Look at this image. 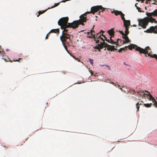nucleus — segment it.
<instances>
[{
	"mask_svg": "<svg viewBox=\"0 0 157 157\" xmlns=\"http://www.w3.org/2000/svg\"><path fill=\"white\" fill-rule=\"evenodd\" d=\"M109 35L110 36V37H113L114 36V32L113 29H112L108 31Z\"/></svg>",
	"mask_w": 157,
	"mask_h": 157,
	"instance_id": "nucleus-14",
	"label": "nucleus"
},
{
	"mask_svg": "<svg viewBox=\"0 0 157 157\" xmlns=\"http://www.w3.org/2000/svg\"><path fill=\"white\" fill-rule=\"evenodd\" d=\"M144 0H141V2L142 3H143Z\"/></svg>",
	"mask_w": 157,
	"mask_h": 157,
	"instance_id": "nucleus-41",
	"label": "nucleus"
},
{
	"mask_svg": "<svg viewBox=\"0 0 157 157\" xmlns=\"http://www.w3.org/2000/svg\"><path fill=\"white\" fill-rule=\"evenodd\" d=\"M124 23V27L125 30V34L128 35L129 33L128 31V29L129 28V25H130H130V21L129 20H125L123 21Z\"/></svg>",
	"mask_w": 157,
	"mask_h": 157,
	"instance_id": "nucleus-8",
	"label": "nucleus"
},
{
	"mask_svg": "<svg viewBox=\"0 0 157 157\" xmlns=\"http://www.w3.org/2000/svg\"><path fill=\"white\" fill-rule=\"evenodd\" d=\"M148 93V94H147L149 97V100H152L153 103H154V106L157 108V102L155 100V99L150 94L149 92L147 91Z\"/></svg>",
	"mask_w": 157,
	"mask_h": 157,
	"instance_id": "nucleus-12",
	"label": "nucleus"
},
{
	"mask_svg": "<svg viewBox=\"0 0 157 157\" xmlns=\"http://www.w3.org/2000/svg\"><path fill=\"white\" fill-rule=\"evenodd\" d=\"M152 105V103H150V104L147 103V104H144L145 106L147 107H150Z\"/></svg>",
	"mask_w": 157,
	"mask_h": 157,
	"instance_id": "nucleus-23",
	"label": "nucleus"
},
{
	"mask_svg": "<svg viewBox=\"0 0 157 157\" xmlns=\"http://www.w3.org/2000/svg\"><path fill=\"white\" fill-rule=\"evenodd\" d=\"M146 14L149 17H157V9L151 13L146 12Z\"/></svg>",
	"mask_w": 157,
	"mask_h": 157,
	"instance_id": "nucleus-11",
	"label": "nucleus"
},
{
	"mask_svg": "<svg viewBox=\"0 0 157 157\" xmlns=\"http://www.w3.org/2000/svg\"><path fill=\"white\" fill-rule=\"evenodd\" d=\"M152 4H155V5H157V1L156 2L154 3H153Z\"/></svg>",
	"mask_w": 157,
	"mask_h": 157,
	"instance_id": "nucleus-39",
	"label": "nucleus"
},
{
	"mask_svg": "<svg viewBox=\"0 0 157 157\" xmlns=\"http://www.w3.org/2000/svg\"><path fill=\"white\" fill-rule=\"evenodd\" d=\"M139 25L142 27L143 28L145 29L146 26L148 25L149 22L153 23L154 22L155 23H157V21H156L155 18L152 17H147L144 18L143 19H138Z\"/></svg>",
	"mask_w": 157,
	"mask_h": 157,
	"instance_id": "nucleus-3",
	"label": "nucleus"
},
{
	"mask_svg": "<svg viewBox=\"0 0 157 157\" xmlns=\"http://www.w3.org/2000/svg\"><path fill=\"white\" fill-rule=\"evenodd\" d=\"M94 33L95 32L94 31H91V35L92 36V37L94 39V40L96 41V43H98L99 42V39H101V40H102L103 42H105L104 40V39L101 37V33L100 34V33H97L96 35L95 34H93V33Z\"/></svg>",
	"mask_w": 157,
	"mask_h": 157,
	"instance_id": "nucleus-7",
	"label": "nucleus"
},
{
	"mask_svg": "<svg viewBox=\"0 0 157 157\" xmlns=\"http://www.w3.org/2000/svg\"><path fill=\"white\" fill-rule=\"evenodd\" d=\"M92 72H92V71H91V74H92Z\"/></svg>",
	"mask_w": 157,
	"mask_h": 157,
	"instance_id": "nucleus-46",
	"label": "nucleus"
},
{
	"mask_svg": "<svg viewBox=\"0 0 157 157\" xmlns=\"http://www.w3.org/2000/svg\"><path fill=\"white\" fill-rule=\"evenodd\" d=\"M4 60L6 61V62H7V61H10V62H12V61H10V59L9 58H8V60H7V59H4Z\"/></svg>",
	"mask_w": 157,
	"mask_h": 157,
	"instance_id": "nucleus-29",
	"label": "nucleus"
},
{
	"mask_svg": "<svg viewBox=\"0 0 157 157\" xmlns=\"http://www.w3.org/2000/svg\"><path fill=\"white\" fill-rule=\"evenodd\" d=\"M102 36L104 37L105 39V40L108 42L110 43V40L109 39H107V37L103 34H102Z\"/></svg>",
	"mask_w": 157,
	"mask_h": 157,
	"instance_id": "nucleus-22",
	"label": "nucleus"
},
{
	"mask_svg": "<svg viewBox=\"0 0 157 157\" xmlns=\"http://www.w3.org/2000/svg\"><path fill=\"white\" fill-rule=\"evenodd\" d=\"M51 33H55L59 34V30L58 29H52L49 32L48 34H50Z\"/></svg>",
	"mask_w": 157,
	"mask_h": 157,
	"instance_id": "nucleus-15",
	"label": "nucleus"
},
{
	"mask_svg": "<svg viewBox=\"0 0 157 157\" xmlns=\"http://www.w3.org/2000/svg\"><path fill=\"white\" fill-rule=\"evenodd\" d=\"M136 25H133V26L134 27H136Z\"/></svg>",
	"mask_w": 157,
	"mask_h": 157,
	"instance_id": "nucleus-42",
	"label": "nucleus"
},
{
	"mask_svg": "<svg viewBox=\"0 0 157 157\" xmlns=\"http://www.w3.org/2000/svg\"><path fill=\"white\" fill-rule=\"evenodd\" d=\"M49 34H48H48L47 35H46V37H45V39H46H46H48V35Z\"/></svg>",
	"mask_w": 157,
	"mask_h": 157,
	"instance_id": "nucleus-36",
	"label": "nucleus"
},
{
	"mask_svg": "<svg viewBox=\"0 0 157 157\" xmlns=\"http://www.w3.org/2000/svg\"><path fill=\"white\" fill-rule=\"evenodd\" d=\"M126 49H126V48H122L120 49L118 51L119 52H121V51H125V50H126Z\"/></svg>",
	"mask_w": 157,
	"mask_h": 157,
	"instance_id": "nucleus-26",
	"label": "nucleus"
},
{
	"mask_svg": "<svg viewBox=\"0 0 157 157\" xmlns=\"http://www.w3.org/2000/svg\"><path fill=\"white\" fill-rule=\"evenodd\" d=\"M105 9L103 8L101 6H93L91 8V11H87V13H89V14L92 13L93 14H94L96 12H97L99 11V13L100 12H103L104 10Z\"/></svg>",
	"mask_w": 157,
	"mask_h": 157,
	"instance_id": "nucleus-6",
	"label": "nucleus"
},
{
	"mask_svg": "<svg viewBox=\"0 0 157 157\" xmlns=\"http://www.w3.org/2000/svg\"><path fill=\"white\" fill-rule=\"evenodd\" d=\"M89 61H90V63L92 65H93V59H90Z\"/></svg>",
	"mask_w": 157,
	"mask_h": 157,
	"instance_id": "nucleus-28",
	"label": "nucleus"
},
{
	"mask_svg": "<svg viewBox=\"0 0 157 157\" xmlns=\"http://www.w3.org/2000/svg\"><path fill=\"white\" fill-rule=\"evenodd\" d=\"M122 13V12L121 11H118L117 10H115L114 12V13L115 14L116 16H117L118 15H121Z\"/></svg>",
	"mask_w": 157,
	"mask_h": 157,
	"instance_id": "nucleus-16",
	"label": "nucleus"
},
{
	"mask_svg": "<svg viewBox=\"0 0 157 157\" xmlns=\"http://www.w3.org/2000/svg\"><path fill=\"white\" fill-rule=\"evenodd\" d=\"M21 59V58H19V59H18V60H15L14 59H13V61H19V60L20 59Z\"/></svg>",
	"mask_w": 157,
	"mask_h": 157,
	"instance_id": "nucleus-34",
	"label": "nucleus"
},
{
	"mask_svg": "<svg viewBox=\"0 0 157 157\" xmlns=\"http://www.w3.org/2000/svg\"><path fill=\"white\" fill-rule=\"evenodd\" d=\"M63 46L65 48V49L68 52H69L67 50V46L65 44V43H63Z\"/></svg>",
	"mask_w": 157,
	"mask_h": 157,
	"instance_id": "nucleus-27",
	"label": "nucleus"
},
{
	"mask_svg": "<svg viewBox=\"0 0 157 157\" xmlns=\"http://www.w3.org/2000/svg\"><path fill=\"white\" fill-rule=\"evenodd\" d=\"M0 48H1L0 46Z\"/></svg>",
	"mask_w": 157,
	"mask_h": 157,
	"instance_id": "nucleus-47",
	"label": "nucleus"
},
{
	"mask_svg": "<svg viewBox=\"0 0 157 157\" xmlns=\"http://www.w3.org/2000/svg\"><path fill=\"white\" fill-rule=\"evenodd\" d=\"M59 3H60V2H59V3H55V5L53 6H52L51 7L49 8V9L52 8H53L56 6H57L59 5Z\"/></svg>",
	"mask_w": 157,
	"mask_h": 157,
	"instance_id": "nucleus-24",
	"label": "nucleus"
},
{
	"mask_svg": "<svg viewBox=\"0 0 157 157\" xmlns=\"http://www.w3.org/2000/svg\"><path fill=\"white\" fill-rule=\"evenodd\" d=\"M76 59L77 60L78 62H81L80 60L78 58H76Z\"/></svg>",
	"mask_w": 157,
	"mask_h": 157,
	"instance_id": "nucleus-37",
	"label": "nucleus"
},
{
	"mask_svg": "<svg viewBox=\"0 0 157 157\" xmlns=\"http://www.w3.org/2000/svg\"><path fill=\"white\" fill-rule=\"evenodd\" d=\"M118 86L119 87H120V85H118Z\"/></svg>",
	"mask_w": 157,
	"mask_h": 157,
	"instance_id": "nucleus-45",
	"label": "nucleus"
},
{
	"mask_svg": "<svg viewBox=\"0 0 157 157\" xmlns=\"http://www.w3.org/2000/svg\"><path fill=\"white\" fill-rule=\"evenodd\" d=\"M120 33L122 35V36H124V34L122 31H120Z\"/></svg>",
	"mask_w": 157,
	"mask_h": 157,
	"instance_id": "nucleus-32",
	"label": "nucleus"
},
{
	"mask_svg": "<svg viewBox=\"0 0 157 157\" xmlns=\"http://www.w3.org/2000/svg\"><path fill=\"white\" fill-rule=\"evenodd\" d=\"M151 0H147V1H146L145 3H147V4H148V3H150V1H151Z\"/></svg>",
	"mask_w": 157,
	"mask_h": 157,
	"instance_id": "nucleus-31",
	"label": "nucleus"
},
{
	"mask_svg": "<svg viewBox=\"0 0 157 157\" xmlns=\"http://www.w3.org/2000/svg\"><path fill=\"white\" fill-rule=\"evenodd\" d=\"M68 18L67 17H63L60 18L58 21V25L60 26L61 29H63V32H67L68 29H67L68 28H71L75 29L74 28V25L72 24V22L69 23L68 22Z\"/></svg>",
	"mask_w": 157,
	"mask_h": 157,
	"instance_id": "nucleus-2",
	"label": "nucleus"
},
{
	"mask_svg": "<svg viewBox=\"0 0 157 157\" xmlns=\"http://www.w3.org/2000/svg\"><path fill=\"white\" fill-rule=\"evenodd\" d=\"M135 93H136V92H135V91H133V92H132V94H134Z\"/></svg>",
	"mask_w": 157,
	"mask_h": 157,
	"instance_id": "nucleus-38",
	"label": "nucleus"
},
{
	"mask_svg": "<svg viewBox=\"0 0 157 157\" xmlns=\"http://www.w3.org/2000/svg\"><path fill=\"white\" fill-rule=\"evenodd\" d=\"M145 32L147 33H157V25L154 26L150 27V28L147 29L146 31H144Z\"/></svg>",
	"mask_w": 157,
	"mask_h": 157,
	"instance_id": "nucleus-9",
	"label": "nucleus"
},
{
	"mask_svg": "<svg viewBox=\"0 0 157 157\" xmlns=\"http://www.w3.org/2000/svg\"><path fill=\"white\" fill-rule=\"evenodd\" d=\"M108 44L105 42H101L100 44H98V46H96L95 48L98 49L99 51H100V50L103 48L104 46H106Z\"/></svg>",
	"mask_w": 157,
	"mask_h": 157,
	"instance_id": "nucleus-10",
	"label": "nucleus"
},
{
	"mask_svg": "<svg viewBox=\"0 0 157 157\" xmlns=\"http://www.w3.org/2000/svg\"><path fill=\"white\" fill-rule=\"evenodd\" d=\"M125 41H123V43H129L130 42V40H129L128 36H127L125 39Z\"/></svg>",
	"mask_w": 157,
	"mask_h": 157,
	"instance_id": "nucleus-17",
	"label": "nucleus"
},
{
	"mask_svg": "<svg viewBox=\"0 0 157 157\" xmlns=\"http://www.w3.org/2000/svg\"><path fill=\"white\" fill-rule=\"evenodd\" d=\"M141 0H137V1H138L139 2V1H140Z\"/></svg>",
	"mask_w": 157,
	"mask_h": 157,
	"instance_id": "nucleus-44",
	"label": "nucleus"
},
{
	"mask_svg": "<svg viewBox=\"0 0 157 157\" xmlns=\"http://www.w3.org/2000/svg\"><path fill=\"white\" fill-rule=\"evenodd\" d=\"M120 40V39H118L117 40V42H117V44H116V45H117L118 44V42H119V41Z\"/></svg>",
	"mask_w": 157,
	"mask_h": 157,
	"instance_id": "nucleus-33",
	"label": "nucleus"
},
{
	"mask_svg": "<svg viewBox=\"0 0 157 157\" xmlns=\"http://www.w3.org/2000/svg\"><path fill=\"white\" fill-rule=\"evenodd\" d=\"M111 83L112 84H113V85H114V83L113 82H112Z\"/></svg>",
	"mask_w": 157,
	"mask_h": 157,
	"instance_id": "nucleus-43",
	"label": "nucleus"
},
{
	"mask_svg": "<svg viewBox=\"0 0 157 157\" xmlns=\"http://www.w3.org/2000/svg\"><path fill=\"white\" fill-rule=\"evenodd\" d=\"M67 32H63L62 35L60 36V38L63 44L64 43L69 45L71 43H72V41L70 38V35L67 33Z\"/></svg>",
	"mask_w": 157,
	"mask_h": 157,
	"instance_id": "nucleus-5",
	"label": "nucleus"
},
{
	"mask_svg": "<svg viewBox=\"0 0 157 157\" xmlns=\"http://www.w3.org/2000/svg\"><path fill=\"white\" fill-rule=\"evenodd\" d=\"M128 47L129 49L130 50H132V48L135 49L136 51L139 52L140 53L145 54L146 57H147V55L148 56L157 59V55L154 54L152 55L151 54V53L152 52L151 49L149 46L146 47L145 48L143 49L136 45L132 44L128 46Z\"/></svg>",
	"mask_w": 157,
	"mask_h": 157,
	"instance_id": "nucleus-1",
	"label": "nucleus"
},
{
	"mask_svg": "<svg viewBox=\"0 0 157 157\" xmlns=\"http://www.w3.org/2000/svg\"><path fill=\"white\" fill-rule=\"evenodd\" d=\"M47 10H43L41 11H40L38 12V14L37 15V17H38L40 14H42L44 13V12H45Z\"/></svg>",
	"mask_w": 157,
	"mask_h": 157,
	"instance_id": "nucleus-21",
	"label": "nucleus"
},
{
	"mask_svg": "<svg viewBox=\"0 0 157 157\" xmlns=\"http://www.w3.org/2000/svg\"><path fill=\"white\" fill-rule=\"evenodd\" d=\"M102 32V34H101V35L102 36V34H103V33H104V32L103 31V30H101V31H100V34Z\"/></svg>",
	"mask_w": 157,
	"mask_h": 157,
	"instance_id": "nucleus-35",
	"label": "nucleus"
},
{
	"mask_svg": "<svg viewBox=\"0 0 157 157\" xmlns=\"http://www.w3.org/2000/svg\"><path fill=\"white\" fill-rule=\"evenodd\" d=\"M111 37H110V43H111L112 44H117V42H114L112 39Z\"/></svg>",
	"mask_w": 157,
	"mask_h": 157,
	"instance_id": "nucleus-19",
	"label": "nucleus"
},
{
	"mask_svg": "<svg viewBox=\"0 0 157 157\" xmlns=\"http://www.w3.org/2000/svg\"><path fill=\"white\" fill-rule=\"evenodd\" d=\"M88 14H89V13H87V12H86L80 16L79 20L73 21L72 22V24L74 25L75 26L74 28H75V29L77 28L79 25L81 24L82 25H84L83 22H86V20H88L87 19L86 15Z\"/></svg>",
	"mask_w": 157,
	"mask_h": 157,
	"instance_id": "nucleus-4",
	"label": "nucleus"
},
{
	"mask_svg": "<svg viewBox=\"0 0 157 157\" xmlns=\"http://www.w3.org/2000/svg\"><path fill=\"white\" fill-rule=\"evenodd\" d=\"M72 57H73L74 59H76V58H75V57L74 56H72Z\"/></svg>",
	"mask_w": 157,
	"mask_h": 157,
	"instance_id": "nucleus-40",
	"label": "nucleus"
},
{
	"mask_svg": "<svg viewBox=\"0 0 157 157\" xmlns=\"http://www.w3.org/2000/svg\"><path fill=\"white\" fill-rule=\"evenodd\" d=\"M104 47H107V50L109 51H114L116 49L114 48V46H112L108 44L106 46H104Z\"/></svg>",
	"mask_w": 157,
	"mask_h": 157,
	"instance_id": "nucleus-13",
	"label": "nucleus"
},
{
	"mask_svg": "<svg viewBox=\"0 0 157 157\" xmlns=\"http://www.w3.org/2000/svg\"><path fill=\"white\" fill-rule=\"evenodd\" d=\"M141 104H140L139 103H137L136 104V107L137 109V111H138L139 110V107H140V105H141Z\"/></svg>",
	"mask_w": 157,
	"mask_h": 157,
	"instance_id": "nucleus-25",
	"label": "nucleus"
},
{
	"mask_svg": "<svg viewBox=\"0 0 157 157\" xmlns=\"http://www.w3.org/2000/svg\"><path fill=\"white\" fill-rule=\"evenodd\" d=\"M120 15L121 16V18L123 21H125V20H126L124 17V14L122 13Z\"/></svg>",
	"mask_w": 157,
	"mask_h": 157,
	"instance_id": "nucleus-20",
	"label": "nucleus"
},
{
	"mask_svg": "<svg viewBox=\"0 0 157 157\" xmlns=\"http://www.w3.org/2000/svg\"><path fill=\"white\" fill-rule=\"evenodd\" d=\"M127 35H126L125 33L124 36H123V38L125 40V38H126V37L127 36Z\"/></svg>",
	"mask_w": 157,
	"mask_h": 157,
	"instance_id": "nucleus-30",
	"label": "nucleus"
},
{
	"mask_svg": "<svg viewBox=\"0 0 157 157\" xmlns=\"http://www.w3.org/2000/svg\"><path fill=\"white\" fill-rule=\"evenodd\" d=\"M138 4V3H136L135 5V6L136 8V9L138 10V11L140 12H144V11H142L141 10H140V7H139L137 6V5Z\"/></svg>",
	"mask_w": 157,
	"mask_h": 157,
	"instance_id": "nucleus-18",
	"label": "nucleus"
}]
</instances>
